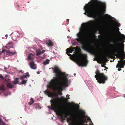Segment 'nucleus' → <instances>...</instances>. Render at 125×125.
<instances>
[{
	"label": "nucleus",
	"instance_id": "25",
	"mask_svg": "<svg viewBox=\"0 0 125 125\" xmlns=\"http://www.w3.org/2000/svg\"><path fill=\"white\" fill-rule=\"evenodd\" d=\"M124 40H125L123 39L122 38V39L121 40H120L117 39L116 40V41L117 42H121L124 43L125 42V41Z\"/></svg>",
	"mask_w": 125,
	"mask_h": 125
},
{
	"label": "nucleus",
	"instance_id": "21",
	"mask_svg": "<svg viewBox=\"0 0 125 125\" xmlns=\"http://www.w3.org/2000/svg\"><path fill=\"white\" fill-rule=\"evenodd\" d=\"M0 90L2 91H5L6 89L4 85H2L0 86Z\"/></svg>",
	"mask_w": 125,
	"mask_h": 125
},
{
	"label": "nucleus",
	"instance_id": "40",
	"mask_svg": "<svg viewBox=\"0 0 125 125\" xmlns=\"http://www.w3.org/2000/svg\"><path fill=\"white\" fill-rule=\"evenodd\" d=\"M74 75H76V74H75V73H74Z\"/></svg>",
	"mask_w": 125,
	"mask_h": 125
},
{
	"label": "nucleus",
	"instance_id": "14",
	"mask_svg": "<svg viewBox=\"0 0 125 125\" xmlns=\"http://www.w3.org/2000/svg\"><path fill=\"white\" fill-rule=\"evenodd\" d=\"M46 43L49 46H52L53 45V43L50 40H47Z\"/></svg>",
	"mask_w": 125,
	"mask_h": 125
},
{
	"label": "nucleus",
	"instance_id": "11",
	"mask_svg": "<svg viewBox=\"0 0 125 125\" xmlns=\"http://www.w3.org/2000/svg\"><path fill=\"white\" fill-rule=\"evenodd\" d=\"M44 92L45 94L47 95L49 97H52L53 95V93L50 92L47 89L44 91Z\"/></svg>",
	"mask_w": 125,
	"mask_h": 125
},
{
	"label": "nucleus",
	"instance_id": "19",
	"mask_svg": "<svg viewBox=\"0 0 125 125\" xmlns=\"http://www.w3.org/2000/svg\"><path fill=\"white\" fill-rule=\"evenodd\" d=\"M99 54L102 55L103 56H104L105 55L104 53V51L103 50H101L98 52Z\"/></svg>",
	"mask_w": 125,
	"mask_h": 125
},
{
	"label": "nucleus",
	"instance_id": "34",
	"mask_svg": "<svg viewBox=\"0 0 125 125\" xmlns=\"http://www.w3.org/2000/svg\"><path fill=\"white\" fill-rule=\"evenodd\" d=\"M6 51V52L7 51L6 50H2V52H2V53H4V52H5V51Z\"/></svg>",
	"mask_w": 125,
	"mask_h": 125
},
{
	"label": "nucleus",
	"instance_id": "47",
	"mask_svg": "<svg viewBox=\"0 0 125 125\" xmlns=\"http://www.w3.org/2000/svg\"><path fill=\"white\" fill-rule=\"evenodd\" d=\"M37 73L39 74V72H37Z\"/></svg>",
	"mask_w": 125,
	"mask_h": 125
},
{
	"label": "nucleus",
	"instance_id": "46",
	"mask_svg": "<svg viewBox=\"0 0 125 125\" xmlns=\"http://www.w3.org/2000/svg\"><path fill=\"white\" fill-rule=\"evenodd\" d=\"M1 122V121L0 120V123Z\"/></svg>",
	"mask_w": 125,
	"mask_h": 125
},
{
	"label": "nucleus",
	"instance_id": "49",
	"mask_svg": "<svg viewBox=\"0 0 125 125\" xmlns=\"http://www.w3.org/2000/svg\"><path fill=\"white\" fill-rule=\"evenodd\" d=\"M79 107H78V109H79Z\"/></svg>",
	"mask_w": 125,
	"mask_h": 125
},
{
	"label": "nucleus",
	"instance_id": "26",
	"mask_svg": "<svg viewBox=\"0 0 125 125\" xmlns=\"http://www.w3.org/2000/svg\"><path fill=\"white\" fill-rule=\"evenodd\" d=\"M30 100L31 101L29 102L28 103L29 105H31V104H33L34 102V100L32 98H31V99Z\"/></svg>",
	"mask_w": 125,
	"mask_h": 125
},
{
	"label": "nucleus",
	"instance_id": "48",
	"mask_svg": "<svg viewBox=\"0 0 125 125\" xmlns=\"http://www.w3.org/2000/svg\"><path fill=\"white\" fill-rule=\"evenodd\" d=\"M106 15H108L107 14H106Z\"/></svg>",
	"mask_w": 125,
	"mask_h": 125
},
{
	"label": "nucleus",
	"instance_id": "45",
	"mask_svg": "<svg viewBox=\"0 0 125 125\" xmlns=\"http://www.w3.org/2000/svg\"><path fill=\"white\" fill-rule=\"evenodd\" d=\"M1 52H0V55L1 54Z\"/></svg>",
	"mask_w": 125,
	"mask_h": 125
},
{
	"label": "nucleus",
	"instance_id": "9",
	"mask_svg": "<svg viewBox=\"0 0 125 125\" xmlns=\"http://www.w3.org/2000/svg\"><path fill=\"white\" fill-rule=\"evenodd\" d=\"M13 42L11 41H10L7 44L5 47L6 48L9 49L11 48H12L13 49V50L12 51L9 50L6 51V53L10 55H13L16 53V51H15L14 48L13 47Z\"/></svg>",
	"mask_w": 125,
	"mask_h": 125
},
{
	"label": "nucleus",
	"instance_id": "4",
	"mask_svg": "<svg viewBox=\"0 0 125 125\" xmlns=\"http://www.w3.org/2000/svg\"><path fill=\"white\" fill-rule=\"evenodd\" d=\"M68 52H66V53L68 55L75 60L77 62V64L79 66H86L87 63L88 61L87 59V55L86 54H83L80 52L79 53H76V54L72 55L69 53Z\"/></svg>",
	"mask_w": 125,
	"mask_h": 125
},
{
	"label": "nucleus",
	"instance_id": "23",
	"mask_svg": "<svg viewBox=\"0 0 125 125\" xmlns=\"http://www.w3.org/2000/svg\"><path fill=\"white\" fill-rule=\"evenodd\" d=\"M18 81V78H16L14 80V81L13 82V83L14 84H16L17 83H19Z\"/></svg>",
	"mask_w": 125,
	"mask_h": 125
},
{
	"label": "nucleus",
	"instance_id": "5",
	"mask_svg": "<svg viewBox=\"0 0 125 125\" xmlns=\"http://www.w3.org/2000/svg\"><path fill=\"white\" fill-rule=\"evenodd\" d=\"M112 45V49L113 56L115 57V56L120 60H124L125 56L124 49V44H123L122 46L119 44H114Z\"/></svg>",
	"mask_w": 125,
	"mask_h": 125
},
{
	"label": "nucleus",
	"instance_id": "30",
	"mask_svg": "<svg viewBox=\"0 0 125 125\" xmlns=\"http://www.w3.org/2000/svg\"><path fill=\"white\" fill-rule=\"evenodd\" d=\"M105 65V63H104L103 64H101V66L102 67H104L105 68H106V69H108V68L107 67H106V66H104V65Z\"/></svg>",
	"mask_w": 125,
	"mask_h": 125
},
{
	"label": "nucleus",
	"instance_id": "50",
	"mask_svg": "<svg viewBox=\"0 0 125 125\" xmlns=\"http://www.w3.org/2000/svg\"><path fill=\"white\" fill-rule=\"evenodd\" d=\"M124 97H125V95L124 96Z\"/></svg>",
	"mask_w": 125,
	"mask_h": 125
},
{
	"label": "nucleus",
	"instance_id": "39",
	"mask_svg": "<svg viewBox=\"0 0 125 125\" xmlns=\"http://www.w3.org/2000/svg\"><path fill=\"white\" fill-rule=\"evenodd\" d=\"M68 95H67L66 96V97H68Z\"/></svg>",
	"mask_w": 125,
	"mask_h": 125
},
{
	"label": "nucleus",
	"instance_id": "7",
	"mask_svg": "<svg viewBox=\"0 0 125 125\" xmlns=\"http://www.w3.org/2000/svg\"><path fill=\"white\" fill-rule=\"evenodd\" d=\"M96 74L94 77L100 83H104L105 81L107 80V77L105 76L104 73H100L99 71L97 69L95 72Z\"/></svg>",
	"mask_w": 125,
	"mask_h": 125
},
{
	"label": "nucleus",
	"instance_id": "38",
	"mask_svg": "<svg viewBox=\"0 0 125 125\" xmlns=\"http://www.w3.org/2000/svg\"><path fill=\"white\" fill-rule=\"evenodd\" d=\"M4 69L6 70V69H7V67H4Z\"/></svg>",
	"mask_w": 125,
	"mask_h": 125
},
{
	"label": "nucleus",
	"instance_id": "44",
	"mask_svg": "<svg viewBox=\"0 0 125 125\" xmlns=\"http://www.w3.org/2000/svg\"><path fill=\"white\" fill-rule=\"evenodd\" d=\"M1 93V92L0 91V94Z\"/></svg>",
	"mask_w": 125,
	"mask_h": 125
},
{
	"label": "nucleus",
	"instance_id": "37",
	"mask_svg": "<svg viewBox=\"0 0 125 125\" xmlns=\"http://www.w3.org/2000/svg\"><path fill=\"white\" fill-rule=\"evenodd\" d=\"M88 120H91V119L90 118H89V117H88Z\"/></svg>",
	"mask_w": 125,
	"mask_h": 125
},
{
	"label": "nucleus",
	"instance_id": "43",
	"mask_svg": "<svg viewBox=\"0 0 125 125\" xmlns=\"http://www.w3.org/2000/svg\"><path fill=\"white\" fill-rule=\"evenodd\" d=\"M114 32V30H113V31H112V32H113V33Z\"/></svg>",
	"mask_w": 125,
	"mask_h": 125
},
{
	"label": "nucleus",
	"instance_id": "24",
	"mask_svg": "<svg viewBox=\"0 0 125 125\" xmlns=\"http://www.w3.org/2000/svg\"><path fill=\"white\" fill-rule=\"evenodd\" d=\"M7 85L8 87L10 88H12L13 86V85L10 83H7Z\"/></svg>",
	"mask_w": 125,
	"mask_h": 125
},
{
	"label": "nucleus",
	"instance_id": "12",
	"mask_svg": "<svg viewBox=\"0 0 125 125\" xmlns=\"http://www.w3.org/2000/svg\"><path fill=\"white\" fill-rule=\"evenodd\" d=\"M29 65L31 68L33 69H36V67L34 62H31L29 63Z\"/></svg>",
	"mask_w": 125,
	"mask_h": 125
},
{
	"label": "nucleus",
	"instance_id": "27",
	"mask_svg": "<svg viewBox=\"0 0 125 125\" xmlns=\"http://www.w3.org/2000/svg\"><path fill=\"white\" fill-rule=\"evenodd\" d=\"M118 32L119 34L121 35L122 37L125 40V36L123 34H121V33L119 31V30L118 31Z\"/></svg>",
	"mask_w": 125,
	"mask_h": 125
},
{
	"label": "nucleus",
	"instance_id": "16",
	"mask_svg": "<svg viewBox=\"0 0 125 125\" xmlns=\"http://www.w3.org/2000/svg\"><path fill=\"white\" fill-rule=\"evenodd\" d=\"M60 99H61L59 101H58V102H57L58 103V104H59V102H60V101L61 100H63H63L64 102H67L68 101V99H70V98H64L63 97L61 96V98H60Z\"/></svg>",
	"mask_w": 125,
	"mask_h": 125
},
{
	"label": "nucleus",
	"instance_id": "3",
	"mask_svg": "<svg viewBox=\"0 0 125 125\" xmlns=\"http://www.w3.org/2000/svg\"><path fill=\"white\" fill-rule=\"evenodd\" d=\"M60 99L59 98H58L51 100L50 102L52 106H48L47 107L50 109L56 111L60 116L62 119L64 120L65 118L69 115V114L67 113H65L62 110L59 108V104L57 102L59 101Z\"/></svg>",
	"mask_w": 125,
	"mask_h": 125
},
{
	"label": "nucleus",
	"instance_id": "28",
	"mask_svg": "<svg viewBox=\"0 0 125 125\" xmlns=\"http://www.w3.org/2000/svg\"><path fill=\"white\" fill-rule=\"evenodd\" d=\"M21 80V83L22 84H25L27 82V80H23V79Z\"/></svg>",
	"mask_w": 125,
	"mask_h": 125
},
{
	"label": "nucleus",
	"instance_id": "42",
	"mask_svg": "<svg viewBox=\"0 0 125 125\" xmlns=\"http://www.w3.org/2000/svg\"><path fill=\"white\" fill-rule=\"evenodd\" d=\"M17 6H18V7H19V5H17Z\"/></svg>",
	"mask_w": 125,
	"mask_h": 125
},
{
	"label": "nucleus",
	"instance_id": "15",
	"mask_svg": "<svg viewBox=\"0 0 125 125\" xmlns=\"http://www.w3.org/2000/svg\"><path fill=\"white\" fill-rule=\"evenodd\" d=\"M77 48H78V46H77L76 47L72 48H68L67 50L68 52L72 53L74 51V50H76Z\"/></svg>",
	"mask_w": 125,
	"mask_h": 125
},
{
	"label": "nucleus",
	"instance_id": "22",
	"mask_svg": "<svg viewBox=\"0 0 125 125\" xmlns=\"http://www.w3.org/2000/svg\"><path fill=\"white\" fill-rule=\"evenodd\" d=\"M116 29L117 31H119V29L118 27H120V24L118 22H117L116 24Z\"/></svg>",
	"mask_w": 125,
	"mask_h": 125
},
{
	"label": "nucleus",
	"instance_id": "2",
	"mask_svg": "<svg viewBox=\"0 0 125 125\" xmlns=\"http://www.w3.org/2000/svg\"><path fill=\"white\" fill-rule=\"evenodd\" d=\"M105 3L99 2L98 0H92V2H89L84 6L85 12L83 14L88 17H94L100 14L102 11L105 12Z\"/></svg>",
	"mask_w": 125,
	"mask_h": 125
},
{
	"label": "nucleus",
	"instance_id": "8",
	"mask_svg": "<svg viewBox=\"0 0 125 125\" xmlns=\"http://www.w3.org/2000/svg\"><path fill=\"white\" fill-rule=\"evenodd\" d=\"M83 116V115H81L80 116H78L75 119V122L71 124V125H83V123L85 122H87L86 119L84 120L82 117Z\"/></svg>",
	"mask_w": 125,
	"mask_h": 125
},
{
	"label": "nucleus",
	"instance_id": "35",
	"mask_svg": "<svg viewBox=\"0 0 125 125\" xmlns=\"http://www.w3.org/2000/svg\"><path fill=\"white\" fill-rule=\"evenodd\" d=\"M121 68H118V71H121L122 70L121 69Z\"/></svg>",
	"mask_w": 125,
	"mask_h": 125
},
{
	"label": "nucleus",
	"instance_id": "36",
	"mask_svg": "<svg viewBox=\"0 0 125 125\" xmlns=\"http://www.w3.org/2000/svg\"><path fill=\"white\" fill-rule=\"evenodd\" d=\"M104 59L105 60H107V58H106V57H104Z\"/></svg>",
	"mask_w": 125,
	"mask_h": 125
},
{
	"label": "nucleus",
	"instance_id": "33",
	"mask_svg": "<svg viewBox=\"0 0 125 125\" xmlns=\"http://www.w3.org/2000/svg\"><path fill=\"white\" fill-rule=\"evenodd\" d=\"M80 111L83 114V115L85 113L84 111H83L82 110H80Z\"/></svg>",
	"mask_w": 125,
	"mask_h": 125
},
{
	"label": "nucleus",
	"instance_id": "17",
	"mask_svg": "<svg viewBox=\"0 0 125 125\" xmlns=\"http://www.w3.org/2000/svg\"><path fill=\"white\" fill-rule=\"evenodd\" d=\"M29 74L28 72H27L26 74L25 75H23L21 77V80H22L24 78H27V77H29Z\"/></svg>",
	"mask_w": 125,
	"mask_h": 125
},
{
	"label": "nucleus",
	"instance_id": "13",
	"mask_svg": "<svg viewBox=\"0 0 125 125\" xmlns=\"http://www.w3.org/2000/svg\"><path fill=\"white\" fill-rule=\"evenodd\" d=\"M89 25L92 27H94L96 23L95 21L93 20H91L88 22Z\"/></svg>",
	"mask_w": 125,
	"mask_h": 125
},
{
	"label": "nucleus",
	"instance_id": "29",
	"mask_svg": "<svg viewBox=\"0 0 125 125\" xmlns=\"http://www.w3.org/2000/svg\"><path fill=\"white\" fill-rule=\"evenodd\" d=\"M28 58L30 59V60H31L32 59V57H31L30 55L29 54V55L28 56Z\"/></svg>",
	"mask_w": 125,
	"mask_h": 125
},
{
	"label": "nucleus",
	"instance_id": "1",
	"mask_svg": "<svg viewBox=\"0 0 125 125\" xmlns=\"http://www.w3.org/2000/svg\"><path fill=\"white\" fill-rule=\"evenodd\" d=\"M53 69V72L55 73L56 78L52 79L50 82V86L55 91L57 90H62L63 88L68 86V79L65 73H62L58 66L52 67Z\"/></svg>",
	"mask_w": 125,
	"mask_h": 125
},
{
	"label": "nucleus",
	"instance_id": "32",
	"mask_svg": "<svg viewBox=\"0 0 125 125\" xmlns=\"http://www.w3.org/2000/svg\"><path fill=\"white\" fill-rule=\"evenodd\" d=\"M0 78L1 79H4L3 77L2 76V74H0Z\"/></svg>",
	"mask_w": 125,
	"mask_h": 125
},
{
	"label": "nucleus",
	"instance_id": "18",
	"mask_svg": "<svg viewBox=\"0 0 125 125\" xmlns=\"http://www.w3.org/2000/svg\"><path fill=\"white\" fill-rule=\"evenodd\" d=\"M45 51L44 50H43L42 51L41 50H39L36 51V55L37 56H38L41 54H42V53L44 52Z\"/></svg>",
	"mask_w": 125,
	"mask_h": 125
},
{
	"label": "nucleus",
	"instance_id": "31",
	"mask_svg": "<svg viewBox=\"0 0 125 125\" xmlns=\"http://www.w3.org/2000/svg\"><path fill=\"white\" fill-rule=\"evenodd\" d=\"M119 61H122L123 62L125 63V60H121L120 61H118V63H119Z\"/></svg>",
	"mask_w": 125,
	"mask_h": 125
},
{
	"label": "nucleus",
	"instance_id": "20",
	"mask_svg": "<svg viewBox=\"0 0 125 125\" xmlns=\"http://www.w3.org/2000/svg\"><path fill=\"white\" fill-rule=\"evenodd\" d=\"M49 62L50 60L48 59H47L46 60L44 61L43 64L44 65H46L49 64Z\"/></svg>",
	"mask_w": 125,
	"mask_h": 125
},
{
	"label": "nucleus",
	"instance_id": "41",
	"mask_svg": "<svg viewBox=\"0 0 125 125\" xmlns=\"http://www.w3.org/2000/svg\"><path fill=\"white\" fill-rule=\"evenodd\" d=\"M68 119H67V122H68Z\"/></svg>",
	"mask_w": 125,
	"mask_h": 125
},
{
	"label": "nucleus",
	"instance_id": "10",
	"mask_svg": "<svg viewBox=\"0 0 125 125\" xmlns=\"http://www.w3.org/2000/svg\"><path fill=\"white\" fill-rule=\"evenodd\" d=\"M119 63H118L116 65V67L117 68H123L124 66L125 65V62L123 63L122 61H119Z\"/></svg>",
	"mask_w": 125,
	"mask_h": 125
},
{
	"label": "nucleus",
	"instance_id": "6",
	"mask_svg": "<svg viewBox=\"0 0 125 125\" xmlns=\"http://www.w3.org/2000/svg\"><path fill=\"white\" fill-rule=\"evenodd\" d=\"M85 33L83 31H80L77 34L78 38L76 39L77 42L82 46V48L88 52L93 51L90 46L88 45V42L84 38Z\"/></svg>",
	"mask_w": 125,
	"mask_h": 125
}]
</instances>
